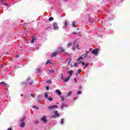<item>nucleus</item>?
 <instances>
[{
    "instance_id": "obj_1",
    "label": "nucleus",
    "mask_w": 130,
    "mask_h": 130,
    "mask_svg": "<svg viewBox=\"0 0 130 130\" xmlns=\"http://www.w3.org/2000/svg\"><path fill=\"white\" fill-rule=\"evenodd\" d=\"M73 47L72 48V50H75V48H77V49H81V48H79V43L78 42L75 41L73 43Z\"/></svg>"
},
{
    "instance_id": "obj_2",
    "label": "nucleus",
    "mask_w": 130,
    "mask_h": 130,
    "mask_svg": "<svg viewBox=\"0 0 130 130\" xmlns=\"http://www.w3.org/2000/svg\"><path fill=\"white\" fill-rule=\"evenodd\" d=\"M24 120H25V116H23L22 119L21 120L20 127H24L25 126V123L24 122Z\"/></svg>"
},
{
    "instance_id": "obj_3",
    "label": "nucleus",
    "mask_w": 130,
    "mask_h": 130,
    "mask_svg": "<svg viewBox=\"0 0 130 130\" xmlns=\"http://www.w3.org/2000/svg\"><path fill=\"white\" fill-rule=\"evenodd\" d=\"M98 51H99V50H98V49H95L92 51L91 53L94 55H98Z\"/></svg>"
},
{
    "instance_id": "obj_4",
    "label": "nucleus",
    "mask_w": 130,
    "mask_h": 130,
    "mask_svg": "<svg viewBox=\"0 0 130 130\" xmlns=\"http://www.w3.org/2000/svg\"><path fill=\"white\" fill-rule=\"evenodd\" d=\"M70 76L67 77H63V76H62L61 77V79L62 80H63L64 82H68V81H69V80H70Z\"/></svg>"
},
{
    "instance_id": "obj_5",
    "label": "nucleus",
    "mask_w": 130,
    "mask_h": 130,
    "mask_svg": "<svg viewBox=\"0 0 130 130\" xmlns=\"http://www.w3.org/2000/svg\"><path fill=\"white\" fill-rule=\"evenodd\" d=\"M53 26L54 27V30H58V26H57V23H56V22L53 23Z\"/></svg>"
},
{
    "instance_id": "obj_6",
    "label": "nucleus",
    "mask_w": 130,
    "mask_h": 130,
    "mask_svg": "<svg viewBox=\"0 0 130 130\" xmlns=\"http://www.w3.org/2000/svg\"><path fill=\"white\" fill-rule=\"evenodd\" d=\"M82 59H83V56H81L79 58L77 59V62L79 64H80L82 62Z\"/></svg>"
},
{
    "instance_id": "obj_7",
    "label": "nucleus",
    "mask_w": 130,
    "mask_h": 130,
    "mask_svg": "<svg viewBox=\"0 0 130 130\" xmlns=\"http://www.w3.org/2000/svg\"><path fill=\"white\" fill-rule=\"evenodd\" d=\"M58 107L57 105L51 106L48 107L49 109H53V108H57Z\"/></svg>"
},
{
    "instance_id": "obj_8",
    "label": "nucleus",
    "mask_w": 130,
    "mask_h": 130,
    "mask_svg": "<svg viewBox=\"0 0 130 130\" xmlns=\"http://www.w3.org/2000/svg\"><path fill=\"white\" fill-rule=\"evenodd\" d=\"M41 120H42V121H43V122H46V121H47L46 117L44 116L43 117H42L41 118Z\"/></svg>"
},
{
    "instance_id": "obj_9",
    "label": "nucleus",
    "mask_w": 130,
    "mask_h": 130,
    "mask_svg": "<svg viewBox=\"0 0 130 130\" xmlns=\"http://www.w3.org/2000/svg\"><path fill=\"white\" fill-rule=\"evenodd\" d=\"M56 92L57 93V94H58L59 96H60V95H61V92L60 91V90L58 89L56 90Z\"/></svg>"
},
{
    "instance_id": "obj_10",
    "label": "nucleus",
    "mask_w": 130,
    "mask_h": 130,
    "mask_svg": "<svg viewBox=\"0 0 130 130\" xmlns=\"http://www.w3.org/2000/svg\"><path fill=\"white\" fill-rule=\"evenodd\" d=\"M74 73V71L73 70H71L68 72V74H69V77L71 78V76H72V74Z\"/></svg>"
},
{
    "instance_id": "obj_11",
    "label": "nucleus",
    "mask_w": 130,
    "mask_h": 130,
    "mask_svg": "<svg viewBox=\"0 0 130 130\" xmlns=\"http://www.w3.org/2000/svg\"><path fill=\"white\" fill-rule=\"evenodd\" d=\"M57 55V53L56 52H53L51 54V56H56Z\"/></svg>"
},
{
    "instance_id": "obj_12",
    "label": "nucleus",
    "mask_w": 130,
    "mask_h": 130,
    "mask_svg": "<svg viewBox=\"0 0 130 130\" xmlns=\"http://www.w3.org/2000/svg\"><path fill=\"white\" fill-rule=\"evenodd\" d=\"M59 116V114H58V112L57 111H55V116L57 117Z\"/></svg>"
},
{
    "instance_id": "obj_13",
    "label": "nucleus",
    "mask_w": 130,
    "mask_h": 130,
    "mask_svg": "<svg viewBox=\"0 0 130 130\" xmlns=\"http://www.w3.org/2000/svg\"><path fill=\"white\" fill-rule=\"evenodd\" d=\"M72 25H73V27H74L75 28L77 27V25H76V23L75 22V21H73L72 22Z\"/></svg>"
},
{
    "instance_id": "obj_14",
    "label": "nucleus",
    "mask_w": 130,
    "mask_h": 130,
    "mask_svg": "<svg viewBox=\"0 0 130 130\" xmlns=\"http://www.w3.org/2000/svg\"><path fill=\"white\" fill-rule=\"evenodd\" d=\"M45 96L46 97V98H47L48 97V94L47 93V92L45 93Z\"/></svg>"
},
{
    "instance_id": "obj_15",
    "label": "nucleus",
    "mask_w": 130,
    "mask_h": 130,
    "mask_svg": "<svg viewBox=\"0 0 130 130\" xmlns=\"http://www.w3.org/2000/svg\"><path fill=\"white\" fill-rule=\"evenodd\" d=\"M64 25L65 27H67V26H68V22H67V21H65Z\"/></svg>"
},
{
    "instance_id": "obj_16",
    "label": "nucleus",
    "mask_w": 130,
    "mask_h": 130,
    "mask_svg": "<svg viewBox=\"0 0 130 130\" xmlns=\"http://www.w3.org/2000/svg\"><path fill=\"white\" fill-rule=\"evenodd\" d=\"M74 67H75V68H77V67H78V63L77 62H75V63H74Z\"/></svg>"
},
{
    "instance_id": "obj_17",
    "label": "nucleus",
    "mask_w": 130,
    "mask_h": 130,
    "mask_svg": "<svg viewBox=\"0 0 130 130\" xmlns=\"http://www.w3.org/2000/svg\"><path fill=\"white\" fill-rule=\"evenodd\" d=\"M49 21H53V17H50L49 18Z\"/></svg>"
},
{
    "instance_id": "obj_18",
    "label": "nucleus",
    "mask_w": 130,
    "mask_h": 130,
    "mask_svg": "<svg viewBox=\"0 0 130 130\" xmlns=\"http://www.w3.org/2000/svg\"><path fill=\"white\" fill-rule=\"evenodd\" d=\"M1 3H2L3 5V6H5L6 5V4L5 3H4V0H1Z\"/></svg>"
},
{
    "instance_id": "obj_19",
    "label": "nucleus",
    "mask_w": 130,
    "mask_h": 130,
    "mask_svg": "<svg viewBox=\"0 0 130 130\" xmlns=\"http://www.w3.org/2000/svg\"><path fill=\"white\" fill-rule=\"evenodd\" d=\"M49 73H50V74H53V73H54V71H53V70H50V71H49Z\"/></svg>"
},
{
    "instance_id": "obj_20",
    "label": "nucleus",
    "mask_w": 130,
    "mask_h": 130,
    "mask_svg": "<svg viewBox=\"0 0 130 130\" xmlns=\"http://www.w3.org/2000/svg\"><path fill=\"white\" fill-rule=\"evenodd\" d=\"M50 62H51V60H48L47 61L46 63H50Z\"/></svg>"
},
{
    "instance_id": "obj_21",
    "label": "nucleus",
    "mask_w": 130,
    "mask_h": 130,
    "mask_svg": "<svg viewBox=\"0 0 130 130\" xmlns=\"http://www.w3.org/2000/svg\"><path fill=\"white\" fill-rule=\"evenodd\" d=\"M71 94H72V91L69 92L67 94L68 96H70Z\"/></svg>"
},
{
    "instance_id": "obj_22",
    "label": "nucleus",
    "mask_w": 130,
    "mask_h": 130,
    "mask_svg": "<svg viewBox=\"0 0 130 130\" xmlns=\"http://www.w3.org/2000/svg\"><path fill=\"white\" fill-rule=\"evenodd\" d=\"M34 40H35V39L34 38H32V41H31V43H34Z\"/></svg>"
},
{
    "instance_id": "obj_23",
    "label": "nucleus",
    "mask_w": 130,
    "mask_h": 130,
    "mask_svg": "<svg viewBox=\"0 0 130 130\" xmlns=\"http://www.w3.org/2000/svg\"><path fill=\"white\" fill-rule=\"evenodd\" d=\"M82 72V70L81 69H78V74H80V73Z\"/></svg>"
},
{
    "instance_id": "obj_24",
    "label": "nucleus",
    "mask_w": 130,
    "mask_h": 130,
    "mask_svg": "<svg viewBox=\"0 0 130 130\" xmlns=\"http://www.w3.org/2000/svg\"><path fill=\"white\" fill-rule=\"evenodd\" d=\"M48 100H49V101H52V98L49 97V98H48Z\"/></svg>"
},
{
    "instance_id": "obj_25",
    "label": "nucleus",
    "mask_w": 130,
    "mask_h": 130,
    "mask_svg": "<svg viewBox=\"0 0 130 130\" xmlns=\"http://www.w3.org/2000/svg\"><path fill=\"white\" fill-rule=\"evenodd\" d=\"M60 122H61V124H63V119H61Z\"/></svg>"
},
{
    "instance_id": "obj_26",
    "label": "nucleus",
    "mask_w": 130,
    "mask_h": 130,
    "mask_svg": "<svg viewBox=\"0 0 130 130\" xmlns=\"http://www.w3.org/2000/svg\"><path fill=\"white\" fill-rule=\"evenodd\" d=\"M89 66V63H86L85 65V68H87Z\"/></svg>"
},
{
    "instance_id": "obj_27",
    "label": "nucleus",
    "mask_w": 130,
    "mask_h": 130,
    "mask_svg": "<svg viewBox=\"0 0 130 130\" xmlns=\"http://www.w3.org/2000/svg\"><path fill=\"white\" fill-rule=\"evenodd\" d=\"M71 45H72V44L71 43H68V47H70V46H71Z\"/></svg>"
},
{
    "instance_id": "obj_28",
    "label": "nucleus",
    "mask_w": 130,
    "mask_h": 130,
    "mask_svg": "<svg viewBox=\"0 0 130 130\" xmlns=\"http://www.w3.org/2000/svg\"><path fill=\"white\" fill-rule=\"evenodd\" d=\"M81 93H82V91H79L78 92L77 94H81Z\"/></svg>"
},
{
    "instance_id": "obj_29",
    "label": "nucleus",
    "mask_w": 130,
    "mask_h": 130,
    "mask_svg": "<svg viewBox=\"0 0 130 130\" xmlns=\"http://www.w3.org/2000/svg\"><path fill=\"white\" fill-rule=\"evenodd\" d=\"M2 84H3L4 85H6V83H5V82L0 83V85H2Z\"/></svg>"
},
{
    "instance_id": "obj_30",
    "label": "nucleus",
    "mask_w": 130,
    "mask_h": 130,
    "mask_svg": "<svg viewBox=\"0 0 130 130\" xmlns=\"http://www.w3.org/2000/svg\"><path fill=\"white\" fill-rule=\"evenodd\" d=\"M74 81L77 83V78H74Z\"/></svg>"
},
{
    "instance_id": "obj_31",
    "label": "nucleus",
    "mask_w": 130,
    "mask_h": 130,
    "mask_svg": "<svg viewBox=\"0 0 130 130\" xmlns=\"http://www.w3.org/2000/svg\"><path fill=\"white\" fill-rule=\"evenodd\" d=\"M46 89L47 91H48V90H49V87H46Z\"/></svg>"
},
{
    "instance_id": "obj_32",
    "label": "nucleus",
    "mask_w": 130,
    "mask_h": 130,
    "mask_svg": "<svg viewBox=\"0 0 130 130\" xmlns=\"http://www.w3.org/2000/svg\"><path fill=\"white\" fill-rule=\"evenodd\" d=\"M31 96L32 97V98H34V95L33 94H31Z\"/></svg>"
},
{
    "instance_id": "obj_33",
    "label": "nucleus",
    "mask_w": 130,
    "mask_h": 130,
    "mask_svg": "<svg viewBox=\"0 0 130 130\" xmlns=\"http://www.w3.org/2000/svg\"><path fill=\"white\" fill-rule=\"evenodd\" d=\"M61 100H62V101H64V98H62Z\"/></svg>"
},
{
    "instance_id": "obj_34",
    "label": "nucleus",
    "mask_w": 130,
    "mask_h": 130,
    "mask_svg": "<svg viewBox=\"0 0 130 130\" xmlns=\"http://www.w3.org/2000/svg\"><path fill=\"white\" fill-rule=\"evenodd\" d=\"M82 66H85V62H82Z\"/></svg>"
},
{
    "instance_id": "obj_35",
    "label": "nucleus",
    "mask_w": 130,
    "mask_h": 130,
    "mask_svg": "<svg viewBox=\"0 0 130 130\" xmlns=\"http://www.w3.org/2000/svg\"><path fill=\"white\" fill-rule=\"evenodd\" d=\"M47 83H51V80H49V81H47Z\"/></svg>"
},
{
    "instance_id": "obj_36",
    "label": "nucleus",
    "mask_w": 130,
    "mask_h": 130,
    "mask_svg": "<svg viewBox=\"0 0 130 130\" xmlns=\"http://www.w3.org/2000/svg\"><path fill=\"white\" fill-rule=\"evenodd\" d=\"M32 83H33V82H30V83H29V85H32Z\"/></svg>"
},
{
    "instance_id": "obj_37",
    "label": "nucleus",
    "mask_w": 130,
    "mask_h": 130,
    "mask_svg": "<svg viewBox=\"0 0 130 130\" xmlns=\"http://www.w3.org/2000/svg\"><path fill=\"white\" fill-rule=\"evenodd\" d=\"M15 56L16 57H19V56L18 55H16Z\"/></svg>"
},
{
    "instance_id": "obj_38",
    "label": "nucleus",
    "mask_w": 130,
    "mask_h": 130,
    "mask_svg": "<svg viewBox=\"0 0 130 130\" xmlns=\"http://www.w3.org/2000/svg\"><path fill=\"white\" fill-rule=\"evenodd\" d=\"M38 122H39V121H37L36 122V123H38Z\"/></svg>"
},
{
    "instance_id": "obj_39",
    "label": "nucleus",
    "mask_w": 130,
    "mask_h": 130,
    "mask_svg": "<svg viewBox=\"0 0 130 130\" xmlns=\"http://www.w3.org/2000/svg\"><path fill=\"white\" fill-rule=\"evenodd\" d=\"M61 51H62V52H64V50H61Z\"/></svg>"
},
{
    "instance_id": "obj_40",
    "label": "nucleus",
    "mask_w": 130,
    "mask_h": 130,
    "mask_svg": "<svg viewBox=\"0 0 130 130\" xmlns=\"http://www.w3.org/2000/svg\"><path fill=\"white\" fill-rule=\"evenodd\" d=\"M92 49V48H90V49H89V50H91Z\"/></svg>"
},
{
    "instance_id": "obj_41",
    "label": "nucleus",
    "mask_w": 130,
    "mask_h": 130,
    "mask_svg": "<svg viewBox=\"0 0 130 130\" xmlns=\"http://www.w3.org/2000/svg\"><path fill=\"white\" fill-rule=\"evenodd\" d=\"M76 99H76V98H74V100H76Z\"/></svg>"
},
{
    "instance_id": "obj_42",
    "label": "nucleus",
    "mask_w": 130,
    "mask_h": 130,
    "mask_svg": "<svg viewBox=\"0 0 130 130\" xmlns=\"http://www.w3.org/2000/svg\"><path fill=\"white\" fill-rule=\"evenodd\" d=\"M34 108H35V107H36V106H34Z\"/></svg>"
},
{
    "instance_id": "obj_43",
    "label": "nucleus",
    "mask_w": 130,
    "mask_h": 130,
    "mask_svg": "<svg viewBox=\"0 0 130 130\" xmlns=\"http://www.w3.org/2000/svg\"><path fill=\"white\" fill-rule=\"evenodd\" d=\"M74 34H76V32H74Z\"/></svg>"
},
{
    "instance_id": "obj_44",
    "label": "nucleus",
    "mask_w": 130,
    "mask_h": 130,
    "mask_svg": "<svg viewBox=\"0 0 130 130\" xmlns=\"http://www.w3.org/2000/svg\"><path fill=\"white\" fill-rule=\"evenodd\" d=\"M64 1H67V0H64Z\"/></svg>"
}]
</instances>
